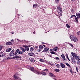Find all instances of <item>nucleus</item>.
I'll list each match as a JSON object with an SVG mask.
<instances>
[{"instance_id":"obj_2","label":"nucleus","mask_w":80,"mask_h":80,"mask_svg":"<svg viewBox=\"0 0 80 80\" xmlns=\"http://www.w3.org/2000/svg\"><path fill=\"white\" fill-rule=\"evenodd\" d=\"M71 40L73 42H77L78 41V39L75 37L72 36H71L70 37Z\"/></svg>"},{"instance_id":"obj_16","label":"nucleus","mask_w":80,"mask_h":80,"mask_svg":"<svg viewBox=\"0 0 80 80\" xmlns=\"http://www.w3.org/2000/svg\"><path fill=\"white\" fill-rule=\"evenodd\" d=\"M75 58H76V60H80V57L78 56H76V57H75Z\"/></svg>"},{"instance_id":"obj_18","label":"nucleus","mask_w":80,"mask_h":80,"mask_svg":"<svg viewBox=\"0 0 80 80\" xmlns=\"http://www.w3.org/2000/svg\"><path fill=\"white\" fill-rule=\"evenodd\" d=\"M12 50V48H8V49H6V52H10Z\"/></svg>"},{"instance_id":"obj_40","label":"nucleus","mask_w":80,"mask_h":80,"mask_svg":"<svg viewBox=\"0 0 80 80\" xmlns=\"http://www.w3.org/2000/svg\"><path fill=\"white\" fill-rule=\"evenodd\" d=\"M5 54H2V57H4V56H5Z\"/></svg>"},{"instance_id":"obj_42","label":"nucleus","mask_w":80,"mask_h":80,"mask_svg":"<svg viewBox=\"0 0 80 80\" xmlns=\"http://www.w3.org/2000/svg\"><path fill=\"white\" fill-rule=\"evenodd\" d=\"M20 58V56H16V58Z\"/></svg>"},{"instance_id":"obj_23","label":"nucleus","mask_w":80,"mask_h":80,"mask_svg":"<svg viewBox=\"0 0 80 80\" xmlns=\"http://www.w3.org/2000/svg\"><path fill=\"white\" fill-rule=\"evenodd\" d=\"M43 46L40 45L39 46V48L42 50V49H43Z\"/></svg>"},{"instance_id":"obj_32","label":"nucleus","mask_w":80,"mask_h":80,"mask_svg":"<svg viewBox=\"0 0 80 80\" xmlns=\"http://www.w3.org/2000/svg\"><path fill=\"white\" fill-rule=\"evenodd\" d=\"M56 66L58 68H60V64H58Z\"/></svg>"},{"instance_id":"obj_49","label":"nucleus","mask_w":80,"mask_h":80,"mask_svg":"<svg viewBox=\"0 0 80 80\" xmlns=\"http://www.w3.org/2000/svg\"><path fill=\"white\" fill-rule=\"evenodd\" d=\"M48 57H52V55H48Z\"/></svg>"},{"instance_id":"obj_22","label":"nucleus","mask_w":80,"mask_h":80,"mask_svg":"<svg viewBox=\"0 0 80 80\" xmlns=\"http://www.w3.org/2000/svg\"><path fill=\"white\" fill-rule=\"evenodd\" d=\"M31 62H35V60H34V59H33V58H31Z\"/></svg>"},{"instance_id":"obj_50","label":"nucleus","mask_w":80,"mask_h":80,"mask_svg":"<svg viewBox=\"0 0 80 80\" xmlns=\"http://www.w3.org/2000/svg\"><path fill=\"white\" fill-rule=\"evenodd\" d=\"M15 55H18V54L17 53V52H15Z\"/></svg>"},{"instance_id":"obj_24","label":"nucleus","mask_w":80,"mask_h":80,"mask_svg":"<svg viewBox=\"0 0 80 80\" xmlns=\"http://www.w3.org/2000/svg\"><path fill=\"white\" fill-rule=\"evenodd\" d=\"M75 17V18H77V17H76V16L75 15H72L70 17V18H73V17Z\"/></svg>"},{"instance_id":"obj_30","label":"nucleus","mask_w":80,"mask_h":80,"mask_svg":"<svg viewBox=\"0 0 80 80\" xmlns=\"http://www.w3.org/2000/svg\"><path fill=\"white\" fill-rule=\"evenodd\" d=\"M14 77L15 79H18V77L17 76L15 75H14Z\"/></svg>"},{"instance_id":"obj_63","label":"nucleus","mask_w":80,"mask_h":80,"mask_svg":"<svg viewBox=\"0 0 80 80\" xmlns=\"http://www.w3.org/2000/svg\"><path fill=\"white\" fill-rule=\"evenodd\" d=\"M17 55H15V57H17Z\"/></svg>"},{"instance_id":"obj_41","label":"nucleus","mask_w":80,"mask_h":80,"mask_svg":"<svg viewBox=\"0 0 80 80\" xmlns=\"http://www.w3.org/2000/svg\"><path fill=\"white\" fill-rule=\"evenodd\" d=\"M70 45L72 47H73V45L72 44L70 43Z\"/></svg>"},{"instance_id":"obj_31","label":"nucleus","mask_w":80,"mask_h":80,"mask_svg":"<svg viewBox=\"0 0 80 80\" xmlns=\"http://www.w3.org/2000/svg\"><path fill=\"white\" fill-rule=\"evenodd\" d=\"M66 27H67V28H70V25H69L68 24H66Z\"/></svg>"},{"instance_id":"obj_15","label":"nucleus","mask_w":80,"mask_h":80,"mask_svg":"<svg viewBox=\"0 0 80 80\" xmlns=\"http://www.w3.org/2000/svg\"><path fill=\"white\" fill-rule=\"evenodd\" d=\"M66 65H67V66H68V67H69V68H72V67H70V64H69L67 63V62H65V63Z\"/></svg>"},{"instance_id":"obj_61","label":"nucleus","mask_w":80,"mask_h":80,"mask_svg":"<svg viewBox=\"0 0 80 80\" xmlns=\"http://www.w3.org/2000/svg\"><path fill=\"white\" fill-rule=\"evenodd\" d=\"M36 53V54H38V53H37V52H36V53Z\"/></svg>"},{"instance_id":"obj_11","label":"nucleus","mask_w":80,"mask_h":80,"mask_svg":"<svg viewBox=\"0 0 80 80\" xmlns=\"http://www.w3.org/2000/svg\"><path fill=\"white\" fill-rule=\"evenodd\" d=\"M61 57L64 60H66V59H65V55L64 54H62L61 55Z\"/></svg>"},{"instance_id":"obj_25","label":"nucleus","mask_w":80,"mask_h":80,"mask_svg":"<svg viewBox=\"0 0 80 80\" xmlns=\"http://www.w3.org/2000/svg\"><path fill=\"white\" fill-rule=\"evenodd\" d=\"M34 50V49L33 48H31L30 49V50L31 52H32V51H33Z\"/></svg>"},{"instance_id":"obj_33","label":"nucleus","mask_w":80,"mask_h":80,"mask_svg":"<svg viewBox=\"0 0 80 80\" xmlns=\"http://www.w3.org/2000/svg\"><path fill=\"white\" fill-rule=\"evenodd\" d=\"M77 34L78 35V36H79V35H80V31H79L78 32H77Z\"/></svg>"},{"instance_id":"obj_46","label":"nucleus","mask_w":80,"mask_h":80,"mask_svg":"<svg viewBox=\"0 0 80 80\" xmlns=\"http://www.w3.org/2000/svg\"><path fill=\"white\" fill-rule=\"evenodd\" d=\"M35 48L37 49L38 48V46H35Z\"/></svg>"},{"instance_id":"obj_39","label":"nucleus","mask_w":80,"mask_h":80,"mask_svg":"<svg viewBox=\"0 0 80 80\" xmlns=\"http://www.w3.org/2000/svg\"><path fill=\"white\" fill-rule=\"evenodd\" d=\"M70 72L72 73V74H73V71H72V70L71 69H70Z\"/></svg>"},{"instance_id":"obj_55","label":"nucleus","mask_w":80,"mask_h":80,"mask_svg":"<svg viewBox=\"0 0 80 80\" xmlns=\"http://www.w3.org/2000/svg\"><path fill=\"white\" fill-rule=\"evenodd\" d=\"M29 60H31V58H29Z\"/></svg>"},{"instance_id":"obj_35","label":"nucleus","mask_w":80,"mask_h":80,"mask_svg":"<svg viewBox=\"0 0 80 80\" xmlns=\"http://www.w3.org/2000/svg\"><path fill=\"white\" fill-rule=\"evenodd\" d=\"M37 4H34L33 5V7L34 8H36L37 7Z\"/></svg>"},{"instance_id":"obj_1","label":"nucleus","mask_w":80,"mask_h":80,"mask_svg":"<svg viewBox=\"0 0 80 80\" xmlns=\"http://www.w3.org/2000/svg\"><path fill=\"white\" fill-rule=\"evenodd\" d=\"M20 48L21 50H22V51H20L19 49H17L16 50V52L18 53V54H23V52H25L26 51V50L24 48H23L22 47H20Z\"/></svg>"},{"instance_id":"obj_53","label":"nucleus","mask_w":80,"mask_h":80,"mask_svg":"<svg viewBox=\"0 0 80 80\" xmlns=\"http://www.w3.org/2000/svg\"><path fill=\"white\" fill-rule=\"evenodd\" d=\"M33 34H35V31H34V32H33Z\"/></svg>"},{"instance_id":"obj_9","label":"nucleus","mask_w":80,"mask_h":80,"mask_svg":"<svg viewBox=\"0 0 80 80\" xmlns=\"http://www.w3.org/2000/svg\"><path fill=\"white\" fill-rule=\"evenodd\" d=\"M76 16L77 17V18L78 19L79 18H80V11L79 12V13H76Z\"/></svg>"},{"instance_id":"obj_4","label":"nucleus","mask_w":80,"mask_h":80,"mask_svg":"<svg viewBox=\"0 0 80 80\" xmlns=\"http://www.w3.org/2000/svg\"><path fill=\"white\" fill-rule=\"evenodd\" d=\"M13 52H14V51L12 50L10 53V55L11 56H14L15 55V54L13 53Z\"/></svg>"},{"instance_id":"obj_34","label":"nucleus","mask_w":80,"mask_h":80,"mask_svg":"<svg viewBox=\"0 0 80 80\" xmlns=\"http://www.w3.org/2000/svg\"><path fill=\"white\" fill-rule=\"evenodd\" d=\"M2 48H3V46H0V51H1Z\"/></svg>"},{"instance_id":"obj_45","label":"nucleus","mask_w":80,"mask_h":80,"mask_svg":"<svg viewBox=\"0 0 80 80\" xmlns=\"http://www.w3.org/2000/svg\"><path fill=\"white\" fill-rule=\"evenodd\" d=\"M56 60H60V58H59L57 57V58H56Z\"/></svg>"},{"instance_id":"obj_7","label":"nucleus","mask_w":80,"mask_h":80,"mask_svg":"<svg viewBox=\"0 0 80 80\" xmlns=\"http://www.w3.org/2000/svg\"><path fill=\"white\" fill-rule=\"evenodd\" d=\"M30 45H29L26 46V47L25 48V50H27V51H28L29 50V48H28L30 47Z\"/></svg>"},{"instance_id":"obj_19","label":"nucleus","mask_w":80,"mask_h":80,"mask_svg":"<svg viewBox=\"0 0 80 80\" xmlns=\"http://www.w3.org/2000/svg\"><path fill=\"white\" fill-rule=\"evenodd\" d=\"M51 53H52V54H53L54 55H57V53L53 52V51H52V52H51Z\"/></svg>"},{"instance_id":"obj_48","label":"nucleus","mask_w":80,"mask_h":80,"mask_svg":"<svg viewBox=\"0 0 80 80\" xmlns=\"http://www.w3.org/2000/svg\"><path fill=\"white\" fill-rule=\"evenodd\" d=\"M16 56H15V57H13V58H16Z\"/></svg>"},{"instance_id":"obj_6","label":"nucleus","mask_w":80,"mask_h":80,"mask_svg":"<svg viewBox=\"0 0 80 80\" xmlns=\"http://www.w3.org/2000/svg\"><path fill=\"white\" fill-rule=\"evenodd\" d=\"M71 54L72 56L73 57V58H75L77 56V54L74 52H71Z\"/></svg>"},{"instance_id":"obj_21","label":"nucleus","mask_w":80,"mask_h":80,"mask_svg":"<svg viewBox=\"0 0 80 80\" xmlns=\"http://www.w3.org/2000/svg\"><path fill=\"white\" fill-rule=\"evenodd\" d=\"M57 50H58V47H56L53 48V50H54V51H57Z\"/></svg>"},{"instance_id":"obj_54","label":"nucleus","mask_w":80,"mask_h":80,"mask_svg":"<svg viewBox=\"0 0 80 80\" xmlns=\"http://www.w3.org/2000/svg\"><path fill=\"white\" fill-rule=\"evenodd\" d=\"M11 33H12V34H13V33H14V32H11Z\"/></svg>"},{"instance_id":"obj_26","label":"nucleus","mask_w":80,"mask_h":80,"mask_svg":"<svg viewBox=\"0 0 80 80\" xmlns=\"http://www.w3.org/2000/svg\"><path fill=\"white\" fill-rule=\"evenodd\" d=\"M31 70L32 71V72H33L34 71V68L33 67H31Z\"/></svg>"},{"instance_id":"obj_64","label":"nucleus","mask_w":80,"mask_h":80,"mask_svg":"<svg viewBox=\"0 0 80 80\" xmlns=\"http://www.w3.org/2000/svg\"><path fill=\"white\" fill-rule=\"evenodd\" d=\"M42 44H43V43H44L42 42Z\"/></svg>"},{"instance_id":"obj_12","label":"nucleus","mask_w":80,"mask_h":80,"mask_svg":"<svg viewBox=\"0 0 80 80\" xmlns=\"http://www.w3.org/2000/svg\"><path fill=\"white\" fill-rule=\"evenodd\" d=\"M28 55L29 56H33L35 55V54L33 52H29L28 53Z\"/></svg>"},{"instance_id":"obj_17","label":"nucleus","mask_w":80,"mask_h":80,"mask_svg":"<svg viewBox=\"0 0 80 80\" xmlns=\"http://www.w3.org/2000/svg\"><path fill=\"white\" fill-rule=\"evenodd\" d=\"M71 60L72 61L73 63H74V64H75V59H74L73 58H72Z\"/></svg>"},{"instance_id":"obj_29","label":"nucleus","mask_w":80,"mask_h":80,"mask_svg":"<svg viewBox=\"0 0 80 80\" xmlns=\"http://www.w3.org/2000/svg\"><path fill=\"white\" fill-rule=\"evenodd\" d=\"M41 74L42 75H46V73L43 72H41Z\"/></svg>"},{"instance_id":"obj_13","label":"nucleus","mask_w":80,"mask_h":80,"mask_svg":"<svg viewBox=\"0 0 80 80\" xmlns=\"http://www.w3.org/2000/svg\"><path fill=\"white\" fill-rule=\"evenodd\" d=\"M49 74V76H50V77H55V76L52 73H50Z\"/></svg>"},{"instance_id":"obj_62","label":"nucleus","mask_w":80,"mask_h":80,"mask_svg":"<svg viewBox=\"0 0 80 80\" xmlns=\"http://www.w3.org/2000/svg\"><path fill=\"white\" fill-rule=\"evenodd\" d=\"M50 52H51V51H52V49H50Z\"/></svg>"},{"instance_id":"obj_57","label":"nucleus","mask_w":80,"mask_h":80,"mask_svg":"<svg viewBox=\"0 0 80 80\" xmlns=\"http://www.w3.org/2000/svg\"><path fill=\"white\" fill-rule=\"evenodd\" d=\"M0 57H2V55L1 54H0Z\"/></svg>"},{"instance_id":"obj_3","label":"nucleus","mask_w":80,"mask_h":80,"mask_svg":"<svg viewBox=\"0 0 80 80\" xmlns=\"http://www.w3.org/2000/svg\"><path fill=\"white\" fill-rule=\"evenodd\" d=\"M57 11L58 13H62V8L60 6L57 8Z\"/></svg>"},{"instance_id":"obj_5","label":"nucleus","mask_w":80,"mask_h":80,"mask_svg":"<svg viewBox=\"0 0 80 80\" xmlns=\"http://www.w3.org/2000/svg\"><path fill=\"white\" fill-rule=\"evenodd\" d=\"M49 50V48H45L44 49L43 51H42V52H47V51H48V50Z\"/></svg>"},{"instance_id":"obj_44","label":"nucleus","mask_w":80,"mask_h":80,"mask_svg":"<svg viewBox=\"0 0 80 80\" xmlns=\"http://www.w3.org/2000/svg\"><path fill=\"white\" fill-rule=\"evenodd\" d=\"M28 46L26 45H23V47H26Z\"/></svg>"},{"instance_id":"obj_38","label":"nucleus","mask_w":80,"mask_h":80,"mask_svg":"<svg viewBox=\"0 0 80 80\" xmlns=\"http://www.w3.org/2000/svg\"><path fill=\"white\" fill-rule=\"evenodd\" d=\"M56 72H60V70L58 69H56L55 70Z\"/></svg>"},{"instance_id":"obj_43","label":"nucleus","mask_w":80,"mask_h":80,"mask_svg":"<svg viewBox=\"0 0 80 80\" xmlns=\"http://www.w3.org/2000/svg\"><path fill=\"white\" fill-rule=\"evenodd\" d=\"M44 71H46V72H48V69H45L44 70Z\"/></svg>"},{"instance_id":"obj_59","label":"nucleus","mask_w":80,"mask_h":80,"mask_svg":"<svg viewBox=\"0 0 80 80\" xmlns=\"http://www.w3.org/2000/svg\"><path fill=\"white\" fill-rule=\"evenodd\" d=\"M11 42L12 41H13V40L12 39V40H11Z\"/></svg>"},{"instance_id":"obj_10","label":"nucleus","mask_w":80,"mask_h":80,"mask_svg":"<svg viewBox=\"0 0 80 80\" xmlns=\"http://www.w3.org/2000/svg\"><path fill=\"white\" fill-rule=\"evenodd\" d=\"M6 44L7 45H11L12 44V42H7Z\"/></svg>"},{"instance_id":"obj_58","label":"nucleus","mask_w":80,"mask_h":80,"mask_svg":"<svg viewBox=\"0 0 80 80\" xmlns=\"http://www.w3.org/2000/svg\"><path fill=\"white\" fill-rule=\"evenodd\" d=\"M43 47H45V45H43Z\"/></svg>"},{"instance_id":"obj_14","label":"nucleus","mask_w":80,"mask_h":80,"mask_svg":"<svg viewBox=\"0 0 80 80\" xmlns=\"http://www.w3.org/2000/svg\"><path fill=\"white\" fill-rule=\"evenodd\" d=\"M33 72L35 73H37L38 75V74H40L39 73L40 72L37 70H34L33 71Z\"/></svg>"},{"instance_id":"obj_27","label":"nucleus","mask_w":80,"mask_h":80,"mask_svg":"<svg viewBox=\"0 0 80 80\" xmlns=\"http://www.w3.org/2000/svg\"><path fill=\"white\" fill-rule=\"evenodd\" d=\"M39 61H40V62H45V60H44L43 59H40L39 60Z\"/></svg>"},{"instance_id":"obj_60","label":"nucleus","mask_w":80,"mask_h":80,"mask_svg":"<svg viewBox=\"0 0 80 80\" xmlns=\"http://www.w3.org/2000/svg\"><path fill=\"white\" fill-rule=\"evenodd\" d=\"M18 17H19V16H20V15L18 14Z\"/></svg>"},{"instance_id":"obj_52","label":"nucleus","mask_w":80,"mask_h":80,"mask_svg":"<svg viewBox=\"0 0 80 80\" xmlns=\"http://www.w3.org/2000/svg\"><path fill=\"white\" fill-rule=\"evenodd\" d=\"M76 0H72V2H75Z\"/></svg>"},{"instance_id":"obj_51","label":"nucleus","mask_w":80,"mask_h":80,"mask_svg":"<svg viewBox=\"0 0 80 80\" xmlns=\"http://www.w3.org/2000/svg\"><path fill=\"white\" fill-rule=\"evenodd\" d=\"M17 40H18V42H19V41H20V40L18 39H17Z\"/></svg>"},{"instance_id":"obj_56","label":"nucleus","mask_w":80,"mask_h":80,"mask_svg":"<svg viewBox=\"0 0 80 80\" xmlns=\"http://www.w3.org/2000/svg\"><path fill=\"white\" fill-rule=\"evenodd\" d=\"M66 56H67V58H68V55H67V54H66Z\"/></svg>"},{"instance_id":"obj_37","label":"nucleus","mask_w":80,"mask_h":80,"mask_svg":"<svg viewBox=\"0 0 80 80\" xmlns=\"http://www.w3.org/2000/svg\"><path fill=\"white\" fill-rule=\"evenodd\" d=\"M76 70L77 72H78V67H76Z\"/></svg>"},{"instance_id":"obj_20","label":"nucleus","mask_w":80,"mask_h":80,"mask_svg":"<svg viewBox=\"0 0 80 80\" xmlns=\"http://www.w3.org/2000/svg\"><path fill=\"white\" fill-rule=\"evenodd\" d=\"M77 18H75V22L76 23H78V19H77Z\"/></svg>"},{"instance_id":"obj_36","label":"nucleus","mask_w":80,"mask_h":80,"mask_svg":"<svg viewBox=\"0 0 80 80\" xmlns=\"http://www.w3.org/2000/svg\"><path fill=\"white\" fill-rule=\"evenodd\" d=\"M38 52H41V49L39 48V49H38Z\"/></svg>"},{"instance_id":"obj_28","label":"nucleus","mask_w":80,"mask_h":80,"mask_svg":"<svg viewBox=\"0 0 80 80\" xmlns=\"http://www.w3.org/2000/svg\"><path fill=\"white\" fill-rule=\"evenodd\" d=\"M59 1H60V0H55V2L56 3H57L58 4V2H59Z\"/></svg>"},{"instance_id":"obj_47","label":"nucleus","mask_w":80,"mask_h":80,"mask_svg":"<svg viewBox=\"0 0 80 80\" xmlns=\"http://www.w3.org/2000/svg\"><path fill=\"white\" fill-rule=\"evenodd\" d=\"M67 58H68V60H69V61L70 62V59H69V58H68V57Z\"/></svg>"},{"instance_id":"obj_8","label":"nucleus","mask_w":80,"mask_h":80,"mask_svg":"<svg viewBox=\"0 0 80 80\" xmlns=\"http://www.w3.org/2000/svg\"><path fill=\"white\" fill-rule=\"evenodd\" d=\"M60 65H61V67L62 68H64L65 67V64H63V63H60Z\"/></svg>"}]
</instances>
